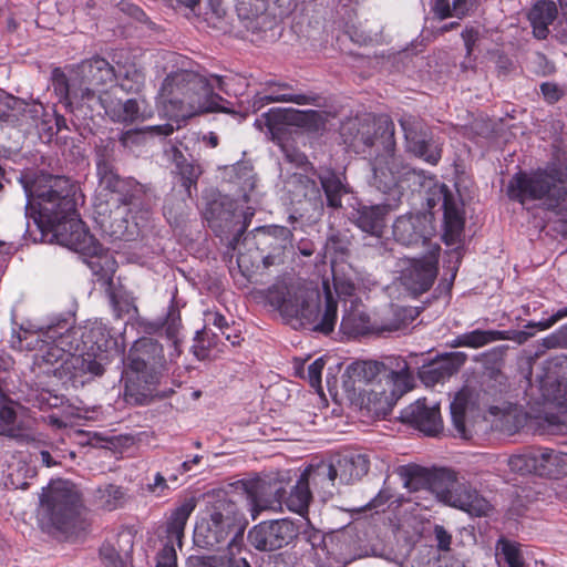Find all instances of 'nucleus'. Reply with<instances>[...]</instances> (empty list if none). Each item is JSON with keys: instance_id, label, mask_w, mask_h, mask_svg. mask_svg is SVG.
<instances>
[{"instance_id": "obj_1", "label": "nucleus", "mask_w": 567, "mask_h": 567, "mask_svg": "<svg viewBox=\"0 0 567 567\" xmlns=\"http://www.w3.org/2000/svg\"><path fill=\"white\" fill-rule=\"evenodd\" d=\"M28 203L25 216L42 230L52 233L56 243L89 256L86 264L99 280L110 281L115 272V261L101 254V246L84 228L76 214L74 188L61 176H38L25 188Z\"/></svg>"}, {"instance_id": "obj_2", "label": "nucleus", "mask_w": 567, "mask_h": 567, "mask_svg": "<svg viewBox=\"0 0 567 567\" xmlns=\"http://www.w3.org/2000/svg\"><path fill=\"white\" fill-rule=\"evenodd\" d=\"M224 78L217 74H202L193 70L173 71L163 80L158 99L172 115L182 118L221 112L234 113L228 102L215 89L225 91Z\"/></svg>"}, {"instance_id": "obj_3", "label": "nucleus", "mask_w": 567, "mask_h": 567, "mask_svg": "<svg viewBox=\"0 0 567 567\" xmlns=\"http://www.w3.org/2000/svg\"><path fill=\"white\" fill-rule=\"evenodd\" d=\"M102 192L95 203L96 221L113 239L128 240L134 225L128 219V205L135 204L145 193L144 186L132 178L122 179L106 162L97 163Z\"/></svg>"}, {"instance_id": "obj_4", "label": "nucleus", "mask_w": 567, "mask_h": 567, "mask_svg": "<svg viewBox=\"0 0 567 567\" xmlns=\"http://www.w3.org/2000/svg\"><path fill=\"white\" fill-rule=\"evenodd\" d=\"M347 375L353 383H378L369 391L368 400L378 412L390 411L396 401L413 388V375L403 359H391L389 365L378 361H358L347 368Z\"/></svg>"}, {"instance_id": "obj_5", "label": "nucleus", "mask_w": 567, "mask_h": 567, "mask_svg": "<svg viewBox=\"0 0 567 567\" xmlns=\"http://www.w3.org/2000/svg\"><path fill=\"white\" fill-rule=\"evenodd\" d=\"M165 364L161 343L146 337L136 340L125 359V400L134 404H146L152 396V386L158 382Z\"/></svg>"}, {"instance_id": "obj_6", "label": "nucleus", "mask_w": 567, "mask_h": 567, "mask_svg": "<svg viewBox=\"0 0 567 567\" xmlns=\"http://www.w3.org/2000/svg\"><path fill=\"white\" fill-rule=\"evenodd\" d=\"M324 305H321L320 293L309 287H291L278 301L280 313L288 319H297L303 326H310L313 331L329 334L338 320V302L333 297L329 282H322Z\"/></svg>"}, {"instance_id": "obj_7", "label": "nucleus", "mask_w": 567, "mask_h": 567, "mask_svg": "<svg viewBox=\"0 0 567 567\" xmlns=\"http://www.w3.org/2000/svg\"><path fill=\"white\" fill-rule=\"evenodd\" d=\"M507 195L522 204L543 200L548 209L567 216V167L551 166L532 175L517 173L507 185Z\"/></svg>"}, {"instance_id": "obj_8", "label": "nucleus", "mask_w": 567, "mask_h": 567, "mask_svg": "<svg viewBox=\"0 0 567 567\" xmlns=\"http://www.w3.org/2000/svg\"><path fill=\"white\" fill-rule=\"evenodd\" d=\"M81 499L74 484L64 480L52 481L43 488L38 518L41 527L51 533H73L76 528Z\"/></svg>"}, {"instance_id": "obj_9", "label": "nucleus", "mask_w": 567, "mask_h": 567, "mask_svg": "<svg viewBox=\"0 0 567 567\" xmlns=\"http://www.w3.org/2000/svg\"><path fill=\"white\" fill-rule=\"evenodd\" d=\"M246 520L236 503L221 496L209 503L206 515L195 527V540L202 547L213 548L228 540L234 533H243Z\"/></svg>"}, {"instance_id": "obj_10", "label": "nucleus", "mask_w": 567, "mask_h": 567, "mask_svg": "<svg viewBox=\"0 0 567 567\" xmlns=\"http://www.w3.org/2000/svg\"><path fill=\"white\" fill-rule=\"evenodd\" d=\"M371 185L386 195L390 207H396L415 171L394 154L386 151L372 161Z\"/></svg>"}, {"instance_id": "obj_11", "label": "nucleus", "mask_w": 567, "mask_h": 567, "mask_svg": "<svg viewBox=\"0 0 567 567\" xmlns=\"http://www.w3.org/2000/svg\"><path fill=\"white\" fill-rule=\"evenodd\" d=\"M79 84L75 83L73 94L81 96L83 105L92 107V103H104L106 92L116 80L114 68L103 58L83 61L76 69Z\"/></svg>"}, {"instance_id": "obj_12", "label": "nucleus", "mask_w": 567, "mask_h": 567, "mask_svg": "<svg viewBox=\"0 0 567 567\" xmlns=\"http://www.w3.org/2000/svg\"><path fill=\"white\" fill-rule=\"evenodd\" d=\"M439 244H429L425 255L419 258H404L400 262L402 286L414 296L431 289L439 274Z\"/></svg>"}, {"instance_id": "obj_13", "label": "nucleus", "mask_w": 567, "mask_h": 567, "mask_svg": "<svg viewBox=\"0 0 567 567\" xmlns=\"http://www.w3.org/2000/svg\"><path fill=\"white\" fill-rule=\"evenodd\" d=\"M70 319H72V316L47 328L44 332L45 340H42V344L37 353V362L39 364L43 363L52 367L59 364L53 370L54 372L61 369L65 373L66 361H69L71 353L79 351L80 343L71 339L69 330Z\"/></svg>"}, {"instance_id": "obj_14", "label": "nucleus", "mask_w": 567, "mask_h": 567, "mask_svg": "<svg viewBox=\"0 0 567 567\" xmlns=\"http://www.w3.org/2000/svg\"><path fill=\"white\" fill-rule=\"evenodd\" d=\"M399 123L404 134L406 151L432 165L437 164L442 150L433 140L427 125L412 114H403Z\"/></svg>"}, {"instance_id": "obj_15", "label": "nucleus", "mask_w": 567, "mask_h": 567, "mask_svg": "<svg viewBox=\"0 0 567 567\" xmlns=\"http://www.w3.org/2000/svg\"><path fill=\"white\" fill-rule=\"evenodd\" d=\"M349 128L357 130L355 135L350 141V145L357 152H365V148L374 145L381 146L383 153L394 150V123L386 115L352 123Z\"/></svg>"}, {"instance_id": "obj_16", "label": "nucleus", "mask_w": 567, "mask_h": 567, "mask_svg": "<svg viewBox=\"0 0 567 567\" xmlns=\"http://www.w3.org/2000/svg\"><path fill=\"white\" fill-rule=\"evenodd\" d=\"M296 525L288 519L261 522L248 532L249 544L260 551H272L287 546L297 536Z\"/></svg>"}, {"instance_id": "obj_17", "label": "nucleus", "mask_w": 567, "mask_h": 567, "mask_svg": "<svg viewBox=\"0 0 567 567\" xmlns=\"http://www.w3.org/2000/svg\"><path fill=\"white\" fill-rule=\"evenodd\" d=\"M205 217L216 233L233 236L230 246L235 250L240 236L247 228L243 212H238L230 200L214 202L207 208Z\"/></svg>"}, {"instance_id": "obj_18", "label": "nucleus", "mask_w": 567, "mask_h": 567, "mask_svg": "<svg viewBox=\"0 0 567 567\" xmlns=\"http://www.w3.org/2000/svg\"><path fill=\"white\" fill-rule=\"evenodd\" d=\"M433 234L434 228L424 214L400 216L393 224L394 239L408 247L422 245L429 249V244H434Z\"/></svg>"}, {"instance_id": "obj_19", "label": "nucleus", "mask_w": 567, "mask_h": 567, "mask_svg": "<svg viewBox=\"0 0 567 567\" xmlns=\"http://www.w3.org/2000/svg\"><path fill=\"white\" fill-rule=\"evenodd\" d=\"M286 494L287 491L281 481L256 482L248 488L251 518L257 519L262 511H281Z\"/></svg>"}, {"instance_id": "obj_20", "label": "nucleus", "mask_w": 567, "mask_h": 567, "mask_svg": "<svg viewBox=\"0 0 567 567\" xmlns=\"http://www.w3.org/2000/svg\"><path fill=\"white\" fill-rule=\"evenodd\" d=\"M71 339L80 343L84 349L105 354L113 349H118L117 338L111 333L106 324L100 320L87 322L85 326L69 327Z\"/></svg>"}, {"instance_id": "obj_21", "label": "nucleus", "mask_w": 567, "mask_h": 567, "mask_svg": "<svg viewBox=\"0 0 567 567\" xmlns=\"http://www.w3.org/2000/svg\"><path fill=\"white\" fill-rule=\"evenodd\" d=\"M400 419L429 436H436L443 430V421L437 404H427L419 399L401 411Z\"/></svg>"}, {"instance_id": "obj_22", "label": "nucleus", "mask_w": 567, "mask_h": 567, "mask_svg": "<svg viewBox=\"0 0 567 567\" xmlns=\"http://www.w3.org/2000/svg\"><path fill=\"white\" fill-rule=\"evenodd\" d=\"M478 406V392L468 386H463L451 402V417L454 427V435L463 440L471 437L470 417Z\"/></svg>"}, {"instance_id": "obj_23", "label": "nucleus", "mask_w": 567, "mask_h": 567, "mask_svg": "<svg viewBox=\"0 0 567 567\" xmlns=\"http://www.w3.org/2000/svg\"><path fill=\"white\" fill-rule=\"evenodd\" d=\"M113 122L133 124L153 115V109L145 99H128L124 102L109 100L101 104Z\"/></svg>"}, {"instance_id": "obj_24", "label": "nucleus", "mask_w": 567, "mask_h": 567, "mask_svg": "<svg viewBox=\"0 0 567 567\" xmlns=\"http://www.w3.org/2000/svg\"><path fill=\"white\" fill-rule=\"evenodd\" d=\"M466 355L462 352L450 353L433 360L420 369L419 377L426 386H433L453 375L465 362Z\"/></svg>"}, {"instance_id": "obj_25", "label": "nucleus", "mask_w": 567, "mask_h": 567, "mask_svg": "<svg viewBox=\"0 0 567 567\" xmlns=\"http://www.w3.org/2000/svg\"><path fill=\"white\" fill-rule=\"evenodd\" d=\"M338 484H353L367 475L370 460L367 454L348 453L331 460Z\"/></svg>"}, {"instance_id": "obj_26", "label": "nucleus", "mask_w": 567, "mask_h": 567, "mask_svg": "<svg viewBox=\"0 0 567 567\" xmlns=\"http://www.w3.org/2000/svg\"><path fill=\"white\" fill-rule=\"evenodd\" d=\"M105 361V354L81 347V350L73 351L69 361H66L65 374H70L71 378L84 377L86 374L100 377L104 373Z\"/></svg>"}, {"instance_id": "obj_27", "label": "nucleus", "mask_w": 567, "mask_h": 567, "mask_svg": "<svg viewBox=\"0 0 567 567\" xmlns=\"http://www.w3.org/2000/svg\"><path fill=\"white\" fill-rule=\"evenodd\" d=\"M449 505L467 512L471 515L483 516L491 509L489 503L468 484L457 482L447 502Z\"/></svg>"}, {"instance_id": "obj_28", "label": "nucleus", "mask_w": 567, "mask_h": 567, "mask_svg": "<svg viewBox=\"0 0 567 567\" xmlns=\"http://www.w3.org/2000/svg\"><path fill=\"white\" fill-rule=\"evenodd\" d=\"M313 101V97L295 93L287 83H267L265 90L255 96L254 106L262 107L268 103L285 102L298 105H307Z\"/></svg>"}, {"instance_id": "obj_29", "label": "nucleus", "mask_w": 567, "mask_h": 567, "mask_svg": "<svg viewBox=\"0 0 567 567\" xmlns=\"http://www.w3.org/2000/svg\"><path fill=\"white\" fill-rule=\"evenodd\" d=\"M268 0H237L236 12L247 30L259 32L271 23L267 14Z\"/></svg>"}, {"instance_id": "obj_30", "label": "nucleus", "mask_w": 567, "mask_h": 567, "mask_svg": "<svg viewBox=\"0 0 567 567\" xmlns=\"http://www.w3.org/2000/svg\"><path fill=\"white\" fill-rule=\"evenodd\" d=\"M195 507V499L188 498L172 512L166 526V543H174L182 548L185 526Z\"/></svg>"}, {"instance_id": "obj_31", "label": "nucleus", "mask_w": 567, "mask_h": 567, "mask_svg": "<svg viewBox=\"0 0 567 567\" xmlns=\"http://www.w3.org/2000/svg\"><path fill=\"white\" fill-rule=\"evenodd\" d=\"M166 154L175 164L176 173L181 176L185 195L190 197L192 187H196L197 179L202 174L200 167L195 165L193 162H189L182 151L175 145H172L169 150L166 151Z\"/></svg>"}, {"instance_id": "obj_32", "label": "nucleus", "mask_w": 567, "mask_h": 567, "mask_svg": "<svg viewBox=\"0 0 567 567\" xmlns=\"http://www.w3.org/2000/svg\"><path fill=\"white\" fill-rule=\"evenodd\" d=\"M444 234L446 245H454L461 240L464 230V216L461 208L451 196H444Z\"/></svg>"}, {"instance_id": "obj_33", "label": "nucleus", "mask_w": 567, "mask_h": 567, "mask_svg": "<svg viewBox=\"0 0 567 567\" xmlns=\"http://www.w3.org/2000/svg\"><path fill=\"white\" fill-rule=\"evenodd\" d=\"M181 327L182 324L179 311L174 306H171L164 320L147 322L145 324V330L148 333H157L163 330L166 338L172 341L174 348V352H172L169 355L176 357L179 354L178 342Z\"/></svg>"}, {"instance_id": "obj_34", "label": "nucleus", "mask_w": 567, "mask_h": 567, "mask_svg": "<svg viewBox=\"0 0 567 567\" xmlns=\"http://www.w3.org/2000/svg\"><path fill=\"white\" fill-rule=\"evenodd\" d=\"M557 17V8L553 1L536 3L528 13V20L533 27L534 35L544 40L549 33V25Z\"/></svg>"}, {"instance_id": "obj_35", "label": "nucleus", "mask_w": 567, "mask_h": 567, "mask_svg": "<svg viewBox=\"0 0 567 567\" xmlns=\"http://www.w3.org/2000/svg\"><path fill=\"white\" fill-rule=\"evenodd\" d=\"M538 475L559 477L567 475V453L548 447H537Z\"/></svg>"}, {"instance_id": "obj_36", "label": "nucleus", "mask_w": 567, "mask_h": 567, "mask_svg": "<svg viewBox=\"0 0 567 567\" xmlns=\"http://www.w3.org/2000/svg\"><path fill=\"white\" fill-rule=\"evenodd\" d=\"M392 208L389 206V200L382 205L363 206L357 210L355 223L363 231L377 234L383 226V218L388 209Z\"/></svg>"}, {"instance_id": "obj_37", "label": "nucleus", "mask_w": 567, "mask_h": 567, "mask_svg": "<svg viewBox=\"0 0 567 567\" xmlns=\"http://www.w3.org/2000/svg\"><path fill=\"white\" fill-rule=\"evenodd\" d=\"M506 337V331L477 329L457 336L453 340L452 347H466L478 349L492 342L504 340V338Z\"/></svg>"}, {"instance_id": "obj_38", "label": "nucleus", "mask_w": 567, "mask_h": 567, "mask_svg": "<svg viewBox=\"0 0 567 567\" xmlns=\"http://www.w3.org/2000/svg\"><path fill=\"white\" fill-rule=\"evenodd\" d=\"M456 473L449 468L431 472L429 492L433 493L441 502L447 504L454 487L457 486Z\"/></svg>"}, {"instance_id": "obj_39", "label": "nucleus", "mask_w": 567, "mask_h": 567, "mask_svg": "<svg viewBox=\"0 0 567 567\" xmlns=\"http://www.w3.org/2000/svg\"><path fill=\"white\" fill-rule=\"evenodd\" d=\"M311 501V492L306 475H301L296 485L290 489L289 495L284 499L287 508L301 516L308 513V506Z\"/></svg>"}, {"instance_id": "obj_40", "label": "nucleus", "mask_w": 567, "mask_h": 567, "mask_svg": "<svg viewBox=\"0 0 567 567\" xmlns=\"http://www.w3.org/2000/svg\"><path fill=\"white\" fill-rule=\"evenodd\" d=\"M126 502V493L123 487L106 484L96 488L94 493L95 505L107 512L115 511L122 507Z\"/></svg>"}, {"instance_id": "obj_41", "label": "nucleus", "mask_w": 567, "mask_h": 567, "mask_svg": "<svg viewBox=\"0 0 567 567\" xmlns=\"http://www.w3.org/2000/svg\"><path fill=\"white\" fill-rule=\"evenodd\" d=\"M495 557L499 566L505 564L507 567H528L519 545L504 537L496 542Z\"/></svg>"}, {"instance_id": "obj_42", "label": "nucleus", "mask_w": 567, "mask_h": 567, "mask_svg": "<svg viewBox=\"0 0 567 567\" xmlns=\"http://www.w3.org/2000/svg\"><path fill=\"white\" fill-rule=\"evenodd\" d=\"M566 317H567V307L557 310L554 315H551L546 320L538 321V322L529 321L525 326L526 330L513 331V332L506 331L507 337L504 338V340H512L518 344H524L525 342H527L528 339H530L534 336V332L529 331L530 329H538L540 331L547 330Z\"/></svg>"}, {"instance_id": "obj_43", "label": "nucleus", "mask_w": 567, "mask_h": 567, "mask_svg": "<svg viewBox=\"0 0 567 567\" xmlns=\"http://www.w3.org/2000/svg\"><path fill=\"white\" fill-rule=\"evenodd\" d=\"M75 83L79 84V76L78 72L75 71V75L69 79L66 78L65 73L56 68L52 71V85L55 91V93L66 101L69 105L75 104L76 106L83 105V101L81 96H75L73 94V89L75 86Z\"/></svg>"}, {"instance_id": "obj_44", "label": "nucleus", "mask_w": 567, "mask_h": 567, "mask_svg": "<svg viewBox=\"0 0 567 567\" xmlns=\"http://www.w3.org/2000/svg\"><path fill=\"white\" fill-rule=\"evenodd\" d=\"M321 186L324 190L328 206L340 208L342 206V195L347 193V188L340 177L329 169L319 175Z\"/></svg>"}, {"instance_id": "obj_45", "label": "nucleus", "mask_w": 567, "mask_h": 567, "mask_svg": "<svg viewBox=\"0 0 567 567\" xmlns=\"http://www.w3.org/2000/svg\"><path fill=\"white\" fill-rule=\"evenodd\" d=\"M302 475L307 476L309 483L311 482L315 486H320V488L329 495L332 494L331 488L338 483L331 461L321 462L309 472H305Z\"/></svg>"}, {"instance_id": "obj_46", "label": "nucleus", "mask_w": 567, "mask_h": 567, "mask_svg": "<svg viewBox=\"0 0 567 567\" xmlns=\"http://www.w3.org/2000/svg\"><path fill=\"white\" fill-rule=\"evenodd\" d=\"M340 330L349 337L367 334L370 331L369 317L359 310L347 311L342 316Z\"/></svg>"}, {"instance_id": "obj_47", "label": "nucleus", "mask_w": 567, "mask_h": 567, "mask_svg": "<svg viewBox=\"0 0 567 567\" xmlns=\"http://www.w3.org/2000/svg\"><path fill=\"white\" fill-rule=\"evenodd\" d=\"M400 474L404 486L411 492L429 491L431 472L421 467H402Z\"/></svg>"}, {"instance_id": "obj_48", "label": "nucleus", "mask_w": 567, "mask_h": 567, "mask_svg": "<svg viewBox=\"0 0 567 567\" xmlns=\"http://www.w3.org/2000/svg\"><path fill=\"white\" fill-rule=\"evenodd\" d=\"M507 465L514 473L522 475L532 473L538 474L537 449L508 457Z\"/></svg>"}, {"instance_id": "obj_49", "label": "nucleus", "mask_w": 567, "mask_h": 567, "mask_svg": "<svg viewBox=\"0 0 567 567\" xmlns=\"http://www.w3.org/2000/svg\"><path fill=\"white\" fill-rule=\"evenodd\" d=\"M116 79L120 81V87L127 93L138 92L145 81L144 73L135 64L123 66Z\"/></svg>"}, {"instance_id": "obj_50", "label": "nucleus", "mask_w": 567, "mask_h": 567, "mask_svg": "<svg viewBox=\"0 0 567 567\" xmlns=\"http://www.w3.org/2000/svg\"><path fill=\"white\" fill-rule=\"evenodd\" d=\"M23 111V116L27 115L25 104L14 97H8L6 101L0 99V124L17 125L19 122L16 112Z\"/></svg>"}, {"instance_id": "obj_51", "label": "nucleus", "mask_w": 567, "mask_h": 567, "mask_svg": "<svg viewBox=\"0 0 567 567\" xmlns=\"http://www.w3.org/2000/svg\"><path fill=\"white\" fill-rule=\"evenodd\" d=\"M433 10L440 19L449 17H462L467 10L466 0H453L451 6L450 0H434Z\"/></svg>"}, {"instance_id": "obj_52", "label": "nucleus", "mask_w": 567, "mask_h": 567, "mask_svg": "<svg viewBox=\"0 0 567 567\" xmlns=\"http://www.w3.org/2000/svg\"><path fill=\"white\" fill-rule=\"evenodd\" d=\"M289 113V109H270L268 112L262 114L261 120L256 121V125H261V122L264 121L269 132L274 135L281 128V125L287 122Z\"/></svg>"}, {"instance_id": "obj_53", "label": "nucleus", "mask_w": 567, "mask_h": 567, "mask_svg": "<svg viewBox=\"0 0 567 567\" xmlns=\"http://www.w3.org/2000/svg\"><path fill=\"white\" fill-rule=\"evenodd\" d=\"M174 543L164 544L163 548L157 554L156 567H177V555Z\"/></svg>"}, {"instance_id": "obj_54", "label": "nucleus", "mask_w": 567, "mask_h": 567, "mask_svg": "<svg viewBox=\"0 0 567 567\" xmlns=\"http://www.w3.org/2000/svg\"><path fill=\"white\" fill-rule=\"evenodd\" d=\"M187 565L188 567H229L219 556H190Z\"/></svg>"}, {"instance_id": "obj_55", "label": "nucleus", "mask_w": 567, "mask_h": 567, "mask_svg": "<svg viewBox=\"0 0 567 567\" xmlns=\"http://www.w3.org/2000/svg\"><path fill=\"white\" fill-rule=\"evenodd\" d=\"M100 556L106 567H125V561L116 549L111 545H103Z\"/></svg>"}, {"instance_id": "obj_56", "label": "nucleus", "mask_w": 567, "mask_h": 567, "mask_svg": "<svg viewBox=\"0 0 567 567\" xmlns=\"http://www.w3.org/2000/svg\"><path fill=\"white\" fill-rule=\"evenodd\" d=\"M323 368H324V360L322 358L315 360L308 367V374H307L308 382L316 390L321 389V374H322Z\"/></svg>"}, {"instance_id": "obj_57", "label": "nucleus", "mask_w": 567, "mask_h": 567, "mask_svg": "<svg viewBox=\"0 0 567 567\" xmlns=\"http://www.w3.org/2000/svg\"><path fill=\"white\" fill-rule=\"evenodd\" d=\"M540 91L544 99L550 104L556 103L563 95L560 87L551 82L543 83L540 85Z\"/></svg>"}, {"instance_id": "obj_58", "label": "nucleus", "mask_w": 567, "mask_h": 567, "mask_svg": "<svg viewBox=\"0 0 567 567\" xmlns=\"http://www.w3.org/2000/svg\"><path fill=\"white\" fill-rule=\"evenodd\" d=\"M434 536L440 550H450L452 536L443 526L435 525Z\"/></svg>"}, {"instance_id": "obj_59", "label": "nucleus", "mask_w": 567, "mask_h": 567, "mask_svg": "<svg viewBox=\"0 0 567 567\" xmlns=\"http://www.w3.org/2000/svg\"><path fill=\"white\" fill-rule=\"evenodd\" d=\"M462 37L464 39L467 53L470 54L478 39V31L473 29L466 30L462 33Z\"/></svg>"}, {"instance_id": "obj_60", "label": "nucleus", "mask_w": 567, "mask_h": 567, "mask_svg": "<svg viewBox=\"0 0 567 567\" xmlns=\"http://www.w3.org/2000/svg\"><path fill=\"white\" fill-rule=\"evenodd\" d=\"M390 498V494L385 491H381L369 504L370 508H378L379 506L386 503Z\"/></svg>"}, {"instance_id": "obj_61", "label": "nucleus", "mask_w": 567, "mask_h": 567, "mask_svg": "<svg viewBox=\"0 0 567 567\" xmlns=\"http://www.w3.org/2000/svg\"><path fill=\"white\" fill-rule=\"evenodd\" d=\"M153 130L159 135H171L174 132V126L172 124H164L154 126Z\"/></svg>"}, {"instance_id": "obj_62", "label": "nucleus", "mask_w": 567, "mask_h": 567, "mask_svg": "<svg viewBox=\"0 0 567 567\" xmlns=\"http://www.w3.org/2000/svg\"><path fill=\"white\" fill-rule=\"evenodd\" d=\"M307 535V540L311 544L312 547L317 546L319 543L322 542V536L319 532H310L305 533Z\"/></svg>"}, {"instance_id": "obj_63", "label": "nucleus", "mask_w": 567, "mask_h": 567, "mask_svg": "<svg viewBox=\"0 0 567 567\" xmlns=\"http://www.w3.org/2000/svg\"><path fill=\"white\" fill-rule=\"evenodd\" d=\"M200 455H195L190 461L183 462L181 465L183 472H189L193 468V465H197L200 462Z\"/></svg>"}, {"instance_id": "obj_64", "label": "nucleus", "mask_w": 567, "mask_h": 567, "mask_svg": "<svg viewBox=\"0 0 567 567\" xmlns=\"http://www.w3.org/2000/svg\"><path fill=\"white\" fill-rule=\"evenodd\" d=\"M150 487H151V489H152L153 492H155V491H156V488H158V487H161V488H166V487H167V485H166V480H165V477H164L162 474L157 473V474H156V476H155V480H154V484H153V485H151Z\"/></svg>"}]
</instances>
